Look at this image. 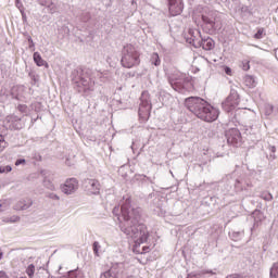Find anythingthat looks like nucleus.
I'll list each match as a JSON object with an SVG mask.
<instances>
[{
  "label": "nucleus",
  "mask_w": 278,
  "mask_h": 278,
  "mask_svg": "<svg viewBox=\"0 0 278 278\" xmlns=\"http://www.w3.org/2000/svg\"><path fill=\"white\" fill-rule=\"evenodd\" d=\"M0 260H3V252L0 250Z\"/></svg>",
  "instance_id": "obj_37"
},
{
  "label": "nucleus",
  "mask_w": 278,
  "mask_h": 278,
  "mask_svg": "<svg viewBox=\"0 0 278 278\" xmlns=\"http://www.w3.org/2000/svg\"><path fill=\"white\" fill-rule=\"evenodd\" d=\"M7 121L9 123V127L10 129H23V123L21 122V117L16 116V115H9L7 117Z\"/></svg>",
  "instance_id": "obj_12"
},
{
  "label": "nucleus",
  "mask_w": 278,
  "mask_h": 278,
  "mask_svg": "<svg viewBox=\"0 0 278 278\" xmlns=\"http://www.w3.org/2000/svg\"><path fill=\"white\" fill-rule=\"evenodd\" d=\"M36 273V266L34 264L28 265L26 268V275H28L29 278H34V274Z\"/></svg>",
  "instance_id": "obj_20"
},
{
  "label": "nucleus",
  "mask_w": 278,
  "mask_h": 278,
  "mask_svg": "<svg viewBox=\"0 0 278 278\" xmlns=\"http://www.w3.org/2000/svg\"><path fill=\"white\" fill-rule=\"evenodd\" d=\"M84 188L85 191L89 194H99L101 190V184H99V180L97 179L88 178L84 181Z\"/></svg>",
  "instance_id": "obj_6"
},
{
  "label": "nucleus",
  "mask_w": 278,
  "mask_h": 278,
  "mask_svg": "<svg viewBox=\"0 0 278 278\" xmlns=\"http://www.w3.org/2000/svg\"><path fill=\"white\" fill-rule=\"evenodd\" d=\"M92 247L94 255L99 256V249H101V244H99V241H94Z\"/></svg>",
  "instance_id": "obj_23"
},
{
  "label": "nucleus",
  "mask_w": 278,
  "mask_h": 278,
  "mask_svg": "<svg viewBox=\"0 0 278 278\" xmlns=\"http://www.w3.org/2000/svg\"><path fill=\"white\" fill-rule=\"evenodd\" d=\"M17 110H18L20 112H27V105H25V104H20V105L17 106Z\"/></svg>",
  "instance_id": "obj_29"
},
{
  "label": "nucleus",
  "mask_w": 278,
  "mask_h": 278,
  "mask_svg": "<svg viewBox=\"0 0 278 278\" xmlns=\"http://www.w3.org/2000/svg\"><path fill=\"white\" fill-rule=\"evenodd\" d=\"M254 38L256 40H261V38H264V28H260L256 34L254 35Z\"/></svg>",
  "instance_id": "obj_24"
},
{
  "label": "nucleus",
  "mask_w": 278,
  "mask_h": 278,
  "mask_svg": "<svg viewBox=\"0 0 278 278\" xmlns=\"http://www.w3.org/2000/svg\"><path fill=\"white\" fill-rule=\"evenodd\" d=\"M1 173H12V166H10V165L0 166V174Z\"/></svg>",
  "instance_id": "obj_25"
},
{
  "label": "nucleus",
  "mask_w": 278,
  "mask_h": 278,
  "mask_svg": "<svg viewBox=\"0 0 278 278\" xmlns=\"http://www.w3.org/2000/svg\"><path fill=\"white\" fill-rule=\"evenodd\" d=\"M81 271L79 269L70 270L67 273V278H81Z\"/></svg>",
  "instance_id": "obj_18"
},
{
  "label": "nucleus",
  "mask_w": 278,
  "mask_h": 278,
  "mask_svg": "<svg viewBox=\"0 0 278 278\" xmlns=\"http://www.w3.org/2000/svg\"><path fill=\"white\" fill-rule=\"evenodd\" d=\"M41 175L42 177H45L43 179V186L45 188H48V190H53V182H51V180L47 179V170H41Z\"/></svg>",
  "instance_id": "obj_17"
},
{
  "label": "nucleus",
  "mask_w": 278,
  "mask_h": 278,
  "mask_svg": "<svg viewBox=\"0 0 278 278\" xmlns=\"http://www.w3.org/2000/svg\"><path fill=\"white\" fill-rule=\"evenodd\" d=\"M90 18H92V15L90 14V12L85 11L80 14V21L83 23H88V21H90Z\"/></svg>",
  "instance_id": "obj_19"
},
{
  "label": "nucleus",
  "mask_w": 278,
  "mask_h": 278,
  "mask_svg": "<svg viewBox=\"0 0 278 278\" xmlns=\"http://www.w3.org/2000/svg\"><path fill=\"white\" fill-rule=\"evenodd\" d=\"M16 7L21 8V2L18 0L16 1Z\"/></svg>",
  "instance_id": "obj_38"
},
{
  "label": "nucleus",
  "mask_w": 278,
  "mask_h": 278,
  "mask_svg": "<svg viewBox=\"0 0 278 278\" xmlns=\"http://www.w3.org/2000/svg\"><path fill=\"white\" fill-rule=\"evenodd\" d=\"M198 47H202L204 51H212L214 49V40L212 38L203 39Z\"/></svg>",
  "instance_id": "obj_15"
},
{
  "label": "nucleus",
  "mask_w": 278,
  "mask_h": 278,
  "mask_svg": "<svg viewBox=\"0 0 278 278\" xmlns=\"http://www.w3.org/2000/svg\"><path fill=\"white\" fill-rule=\"evenodd\" d=\"M34 205V201H31V199L29 198H25L20 200L15 205H14V210L16 211H25V210H29V207Z\"/></svg>",
  "instance_id": "obj_13"
},
{
  "label": "nucleus",
  "mask_w": 278,
  "mask_h": 278,
  "mask_svg": "<svg viewBox=\"0 0 278 278\" xmlns=\"http://www.w3.org/2000/svg\"><path fill=\"white\" fill-rule=\"evenodd\" d=\"M71 79L76 88L77 92H80L87 97L92 90H94V80L88 75V71L76 68L72 71Z\"/></svg>",
  "instance_id": "obj_3"
},
{
  "label": "nucleus",
  "mask_w": 278,
  "mask_h": 278,
  "mask_svg": "<svg viewBox=\"0 0 278 278\" xmlns=\"http://www.w3.org/2000/svg\"><path fill=\"white\" fill-rule=\"evenodd\" d=\"M28 42H29V49L35 47L34 39H31V37H28Z\"/></svg>",
  "instance_id": "obj_32"
},
{
  "label": "nucleus",
  "mask_w": 278,
  "mask_h": 278,
  "mask_svg": "<svg viewBox=\"0 0 278 278\" xmlns=\"http://www.w3.org/2000/svg\"><path fill=\"white\" fill-rule=\"evenodd\" d=\"M0 278H10L8 277V274L3 270H0Z\"/></svg>",
  "instance_id": "obj_33"
},
{
  "label": "nucleus",
  "mask_w": 278,
  "mask_h": 278,
  "mask_svg": "<svg viewBox=\"0 0 278 278\" xmlns=\"http://www.w3.org/2000/svg\"><path fill=\"white\" fill-rule=\"evenodd\" d=\"M251 68V65L249 64V61L243 62V71H249Z\"/></svg>",
  "instance_id": "obj_31"
},
{
  "label": "nucleus",
  "mask_w": 278,
  "mask_h": 278,
  "mask_svg": "<svg viewBox=\"0 0 278 278\" xmlns=\"http://www.w3.org/2000/svg\"><path fill=\"white\" fill-rule=\"evenodd\" d=\"M33 58H34V62L37 64V66H45V64L47 66V61L42 60V56L40 55V53L35 52Z\"/></svg>",
  "instance_id": "obj_16"
},
{
  "label": "nucleus",
  "mask_w": 278,
  "mask_h": 278,
  "mask_svg": "<svg viewBox=\"0 0 278 278\" xmlns=\"http://www.w3.org/2000/svg\"><path fill=\"white\" fill-rule=\"evenodd\" d=\"M17 220H21V217H15L14 219H11V223H16Z\"/></svg>",
  "instance_id": "obj_35"
},
{
  "label": "nucleus",
  "mask_w": 278,
  "mask_h": 278,
  "mask_svg": "<svg viewBox=\"0 0 278 278\" xmlns=\"http://www.w3.org/2000/svg\"><path fill=\"white\" fill-rule=\"evenodd\" d=\"M149 251H151V248H149V247H143L142 248L143 253H149Z\"/></svg>",
  "instance_id": "obj_34"
},
{
  "label": "nucleus",
  "mask_w": 278,
  "mask_h": 278,
  "mask_svg": "<svg viewBox=\"0 0 278 278\" xmlns=\"http://www.w3.org/2000/svg\"><path fill=\"white\" fill-rule=\"evenodd\" d=\"M226 138L228 144H238L240 142V130L237 128H231L226 131Z\"/></svg>",
  "instance_id": "obj_10"
},
{
  "label": "nucleus",
  "mask_w": 278,
  "mask_h": 278,
  "mask_svg": "<svg viewBox=\"0 0 278 278\" xmlns=\"http://www.w3.org/2000/svg\"><path fill=\"white\" fill-rule=\"evenodd\" d=\"M216 18H218V13L216 11H208L205 14H202V21L205 25H211L214 27L216 25Z\"/></svg>",
  "instance_id": "obj_11"
},
{
  "label": "nucleus",
  "mask_w": 278,
  "mask_h": 278,
  "mask_svg": "<svg viewBox=\"0 0 278 278\" xmlns=\"http://www.w3.org/2000/svg\"><path fill=\"white\" fill-rule=\"evenodd\" d=\"M3 203H1V201H0V212H3Z\"/></svg>",
  "instance_id": "obj_36"
},
{
  "label": "nucleus",
  "mask_w": 278,
  "mask_h": 278,
  "mask_svg": "<svg viewBox=\"0 0 278 278\" xmlns=\"http://www.w3.org/2000/svg\"><path fill=\"white\" fill-rule=\"evenodd\" d=\"M26 162L25 159H18L15 161V166H21V164H26Z\"/></svg>",
  "instance_id": "obj_30"
},
{
  "label": "nucleus",
  "mask_w": 278,
  "mask_h": 278,
  "mask_svg": "<svg viewBox=\"0 0 278 278\" xmlns=\"http://www.w3.org/2000/svg\"><path fill=\"white\" fill-rule=\"evenodd\" d=\"M139 58L140 53L134 45H127L122 51V66H124V68H131L136 66V64H140V60H138Z\"/></svg>",
  "instance_id": "obj_4"
},
{
  "label": "nucleus",
  "mask_w": 278,
  "mask_h": 278,
  "mask_svg": "<svg viewBox=\"0 0 278 278\" xmlns=\"http://www.w3.org/2000/svg\"><path fill=\"white\" fill-rule=\"evenodd\" d=\"M79 188V182L75 178H70L61 186V190L64 194H75Z\"/></svg>",
  "instance_id": "obj_7"
},
{
  "label": "nucleus",
  "mask_w": 278,
  "mask_h": 278,
  "mask_svg": "<svg viewBox=\"0 0 278 278\" xmlns=\"http://www.w3.org/2000/svg\"><path fill=\"white\" fill-rule=\"evenodd\" d=\"M146 240H147V237L144 239L141 238V242H146Z\"/></svg>",
  "instance_id": "obj_41"
},
{
  "label": "nucleus",
  "mask_w": 278,
  "mask_h": 278,
  "mask_svg": "<svg viewBox=\"0 0 278 278\" xmlns=\"http://www.w3.org/2000/svg\"><path fill=\"white\" fill-rule=\"evenodd\" d=\"M99 77H101V74H98Z\"/></svg>",
  "instance_id": "obj_42"
},
{
  "label": "nucleus",
  "mask_w": 278,
  "mask_h": 278,
  "mask_svg": "<svg viewBox=\"0 0 278 278\" xmlns=\"http://www.w3.org/2000/svg\"><path fill=\"white\" fill-rule=\"evenodd\" d=\"M37 3L42 8H46L49 14H55L60 10V4L58 0H37Z\"/></svg>",
  "instance_id": "obj_8"
},
{
  "label": "nucleus",
  "mask_w": 278,
  "mask_h": 278,
  "mask_svg": "<svg viewBox=\"0 0 278 278\" xmlns=\"http://www.w3.org/2000/svg\"><path fill=\"white\" fill-rule=\"evenodd\" d=\"M137 114H138V116H140V109H138Z\"/></svg>",
  "instance_id": "obj_40"
},
{
  "label": "nucleus",
  "mask_w": 278,
  "mask_h": 278,
  "mask_svg": "<svg viewBox=\"0 0 278 278\" xmlns=\"http://www.w3.org/2000/svg\"><path fill=\"white\" fill-rule=\"evenodd\" d=\"M228 278H240L239 276H230Z\"/></svg>",
  "instance_id": "obj_39"
},
{
  "label": "nucleus",
  "mask_w": 278,
  "mask_h": 278,
  "mask_svg": "<svg viewBox=\"0 0 278 278\" xmlns=\"http://www.w3.org/2000/svg\"><path fill=\"white\" fill-rule=\"evenodd\" d=\"M244 84L245 86H248L249 88H253L255 86V79H253L251 76H247L244 78Z\"/></svg>",
  "instance_id": "obj_21"
},
{
  "label": "nucleus",
  "mask_w": 278,
  "mask_h": 278,
  "mask_svg": "<svg viewBox=\"0 0 278 278\" xmlns=\"http://www.w3.org/2000/svg\"><path fill=\"white\" fill-rule=\"evenodd\" d=\"M240 105V94H238V91L232 89L229 93V96L226 98V100L223 103V108L226 112H232V110H236Z\"/></svg>",
  "instance_id": "obj_5"
},
{
  "label": "nucleus",
  "mask_w": 278,
  "mask_h": 278,
  "mask_svg": "<svg viewBox=\"0 0 278 278\" xmlns=\"http://www.w3.org/2000/svg\"><path fill=\"white\" fill-rule=\"evenodd\" d=\"M151 62L154 64V66H160L161 61H160V55L157 53H153L151 55Z\"/></svg>",
  "instance_id": "obj_22"
},
{
  "label": "nucleus",
  "mask_w": 278,
  "mask_h": 278,
  "mask_svg": "<svg viewBox=\"0 0 278 278\" xmlns=\"http://www.w3.org/2000/svg\"><path fill=\"white\" fill-rule=\"evenodd\" d=\"M141 101H142L141 105L144 109L146 114H150L152 105H151V98L148 92H142Z\"/></svg>",
  "instance_id": "obj_14"
},
{
  "label": "nucleus",
  "mask_w": 278,
  "mask_h": 278,
  "mask_svg": "<svg viewBox=\"0 0 278 278\" xmlns=\"http://www.w3.org/2000/svg\"><path fill=\"white\" fill-rule=\"evenodd\" d=\"M113 214L119 223V229L126 236L132 238L134 253L140 254V210L131 207V200L127 199L122 206H115Z\"/></svg>",
  "instance_id": "obj_1"
},
{
  "label": "nucleus",
  "mask_w": 278,
  "mask_h": 278,
  "mask_svg": "<svg viewBox=\"0 0 278 278\" xmlns=\"http://www.w3.org/2000/svg\"><path fill=\"white\" fill-rule=\"evenodd\" d=\"M224 72L226 73V75H228L229 77H231V75H233L231 67L229 66H224Z\"/></svg>",
  "instance_id": "obj_28"
},
{
  "label": "nucleus",
  "mask_w": 278,
  "mask_h": 278,
  "mask_svg": "<svg viewBox=\"0 0 278 278\" xmlns=\"http://www.w3.org/2000/svg\"><path fill=\"white\" fill-rule=\"evenodd\" d=\"M48 199H52V201H60V197L55 193H49Z\"/></svg>",
  "instance_id": "obj_27"
},
{
  "label": "nucleus",
  "mask_w": 278,
  "mask_h": 278,
  "mask_svg": "<svg viewBox=\"0 0 278 278\" xmlns=\"http://www.w3.org/2000/svg\"><path fill=\"white\" fill-rule=\"evenodd\" d=\"M185 104L192 114H195L198 118L205 123H214V121L218 118V111L216 108L212 106L207 101L201 98H187Z\"/></svg>",
  "instance_id": "obj_2"
},
{
  "label": "nucleus",
  "mask_w": 278,
  "mask_h": 278,
  "mask_svg": "<svg viewBox=\"0 0 278 278\" xmlns=\"http://www.w3.org/2000/svg\"><path fill=\"white\" fill-rule=\"evenodd\" d=\"M184 12V0H169V14L179 16Z\"/></svg>",
  "instance_id": "obj_9"
},
{
  "label": "nucleus",
  "mask_w": 278,
  "mask_h": 278,
  "mask_svg": "<svg viewBox=\"0 0 278 278\" xmlns=\"http://www.w3.org/2000/svg\"><path fill=\"white\" fill-rule=\"evenodd\" d=\"M8 147V142H5V139H3V136L0 135V151L2 149H5Z\"/></svg>",
  "instance_id": "obj_26"
}]
</instances>
